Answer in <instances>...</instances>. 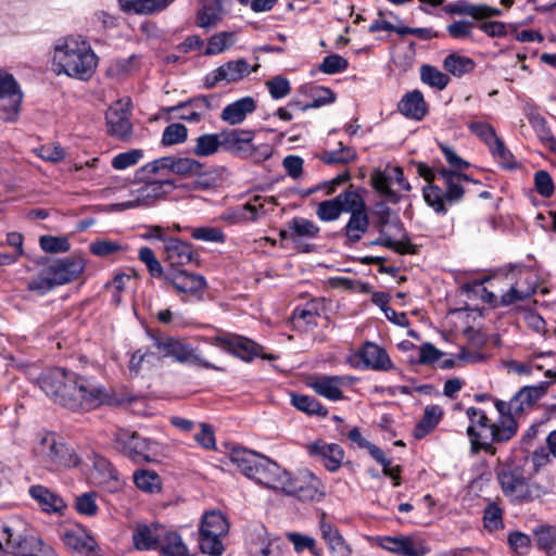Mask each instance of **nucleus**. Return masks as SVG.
<instances>
[{"label":"nucleus","instance_id":"obj_30","mask_svg":"<svg viewBox=\"0 0 556 556\" xmlns=\"http://www.w3.org/2000/svg\"><path fill=\"white\" fill-rule=\"evenodd\" d=\"M29 496L47 514H63L66 508L64 500L45 485L35 484L28 490Z\"/></svg>","mask_w":556,"mask_h":556},{"label":"nucleus","instance_id":"obj_47","mask_svg":"<svg viewBox=\"0 0 556 556\" xmlns=\"http://www.w3.org/2000/svg\"><path fill=\"white\" fill-rule=\"evenodd\" d=\"M132 479L136 486L147 493H156L162 488L161 477L150 469L136 470Z\"/></svg>","mask_w":556,"mask_h":556},{"label":"nucleus","instance_id":"obj_40","mask_svg":"<svg viewBox=\"0 0 556 556\" xmlns=\"http://www.w3.org/2000/svg\"><path fill=\"white\" fill-rule=\"evenodd\" d=\"M159 548L166 556H188V548L178 532L163 527Z\"/></svg>","mask_w":556,"mask_h":556},{"label":"nucleus","instance_id":"obj_39","mask_svg":"<svg viewBox=\"0 0 556 556\" xmlns=\"http://www.w3.org/2000/svg\"><path fill=\"white\" fill-rule=\"evenodd\" d=\"M551 381H541L535 386H525L522 387L515 395L514 399H517V405L520 404L521 413L527 407L535 404L540 399H542L546 393L548 388L551 387Z\"/></svg>","mask_w":556,"mask_h":556},{"label":"nucleus","instance_id":"obj_20","mask_svg":"<svg viewBox=\"0 0 556 556\" xmlns=\"http://www.w3.org/2000/svg\"><path fill=\"white\" fill-rule=\"evenodd\" d=\"M48 275L55 286H62L76 280L85 269V261L79 256L56 258L46 265Z\"/></svg>","mask_w":556,"mask_h":556},{"label":"nucleus","instance_id":"obj_32","mask_svg":"<svg viewBox=\"0 0 556 556\" xmlns=\"http://www.w3.org/2000/svg\"><path fill=\"white\" fill-rule=\"evenodd\" d=\"M397 109L405 117L414 121H421L428 112L424 94L417 89L404 94Z\"/></svg>","mask_w":556,"mask_h":556},{"label":"nucleus","instance_id":"obj_22","mask_svg":"<svg viewBox=\"0 0 556 556\" xmlns=\"http://www.w3.org/2000/svg\"><path fill=\"white\" fill-rule=\"evenodd\" d=\"M380 546L400 556H425L429 552L425 541L415 536H384Z\"/></svg>","mask_w":556,"mask_h":556},{"label":"nucleus","instance_id":"obj_41","mask_svg":"<svg viewBox=\"0 0 556 556\" xmlns=\"http://www.w3.org/2000/svg\"><path fill=\"white\" fill-rule=\"evenodd\" d=\"M256 535L258 541H254L251 538V542L249 544V552L251 556H269L270 554L281 551L280 542L268 538L264 528L257 529Z\"/></svg>","mask_w":556,"mask_h":556},{"label":"nucleus","instance_id":"obj_64","mask_svg":"<svg viewBox=\"0 0 556 556\" xmlns=\"http://www.w3.org/2000/svg\"><path fill=\"white\" fill-rule=\"evenodd\" d=\"M489 149L494 157H496L500 164L506 168L516 167L517 163L514 159L511 152L505 147L504 142L497 138L492 144L489 146Z\"/></svg>","mask_w":556,"mask_h":556},{"label":"nucleus","instance_id":"obj_11","mask_svg":"<svg viewBox=\"0 0 556 556\" xmlns=\"http://www.w3.org/2000/svg\"><path fill=\"white\" fill-rule=\"evenodd\" d=\"M346 202L345 213L350 214V218L341 232L345 237V244L351 245L363 238L369 228L370 222L366 202L358 191L355 192L352 200Z\"/></svg>","mask_w":556,"mask_h":556},{"label":"nucleus","instance_id":"obj_4","mask_svg":"<svg viewBox=\"0 0 556 556\" xmlns=\"http://www.w3.org/2000/svg\"><path fill=\"white\" fill-rule=\"evenodd\" d=\"M34 454L38 463L52 472L76 467L79 463L74 450L59 441L51 432L38 434Z\"/></svg>","mask_w":556,"mask_h":556},{"label":"nucleus","instance_id":"obj_31","mask_svg":"<svg viewBox=\"0 0 556 556\" xmlns=\"http://www.w3.org/2000/svg\"><path fill=\"white\" fill-rule=\"evenodd\" d=\"M256 110L254 98L247 96L227 104L220 113V119L230 126L243 123L248 115Z\"/></svg>","mask_w":556,"mask_h":556},{"label":"nucleus","instance_id":"obj_9","mask_svg":"<svg viewBox=\"0 0 556 556\" xmlns=\"http://www.w3.org/2000/svg\"><path fill=\"white\" fill-rule=\"evenodd\" d=\"M143 180L146 182L142 186L130 190L128 200L115 205L119 211L151 206L175 189L174 182L167 178L150 177Z\"/></svg>","mask_w":556,"mask_h":556},{"label":"nucleus","instance_id":"obj_58","mask_svg":"<svg viewBox=\"0 0 556 556\" xmlns=\"http://www.w3.org/2000/svg\"><path fill=\"white\" fill-rule=\"evenodd\" d=\"M190 236L199 241L224 243L226 235L218 227H195L190 229Z\"/></svg>","mask_w":556,"mask_h":556},{"label":"nucleus","instance_id":"obj_43","mask_svg":"<svg viewBox=\"0 0 556 556\" xmlns=\"http://www.w3.org/2000/svg\"><path fill=\"white\" fill-rule=\"evenodd\" d=\"M223 150L222 131L217 134H203L195 139L193 153L197 156L205 157Z\"/></svg>","mask_w":556,"mask_h":556},{"label":"nucleus","instance_id":"obj_52","mask_svg":"<svg viewBox=\"0 0 556 556\" xmlns=\"http://www.w3.org/2000/svg\"><path fill=\"white\" fill-rule=\"evenodd\" d=\"M236 41V34L232 31H220L212 37L207 41L205 49L206 55H216L225 50L229 49Z\"/></svg>","mask_w":556,"mask_h":556},{"label":"nucleus","instance_id":"obj_3","mask_svg":"<svg viewBox=\"0 0 556 556\" xmlns=\"http://www.w3.org/2000/svg\"><path fill=\"white\" fill-rule=\"evenodd\" d=\"M439 178L442 180L445 191L437 185H428L422 188L425 202L439 215L447 213L446 204L459 202L464 194V181L477 182L466 174L445 167H438Z\"/></svg>","mask_w":556,"mask_h":556},{"label":"nucleus","instance_id":"obj_21","mask_svg":"<svg viewBox=\"0 0 556 556\" xmlns=\"http://www.w3.org/2000/svg\"><path fill=\"white\" fill-rule=\"evenodd\" d=\"M22 92L18 89L17 83L10 74L0 72V100L8 102L1 104L4 114L1 116L5 121H14L20 111L22 102Z\"/></svg>","mask_w":556,"mask_h":556},{"label":"nucleus","instance_id":"obj_38","mask_svg":"<svg viewBox=\"0 0 556 556\" xmlns=\"http://www.w3.org/2000/svg\"><path fill=\"white\" fill-rule=\"evenodd\" d=\"M211 99L207 96L195 97L187 102H184L175 108L179 111V118L198 123L203 118L204 112L210 110Z\"/></svg>","mask_w":556,"mask_h":556},{"label":"nucleus","instance_id":"obj_18","mask_svg":"<svg viewBox=\"0 0 556 556\" xmlns=\"http://www.w3.org/2000/svg\"><path fill=\"white\" fill-rule=\"evenodd\" d=\"M64 546L81 556H99V546L94 538L84 528L74 526L61 533Z\"/></svg>","mask_w":556,"mask_h":556},{"label":"nucleus","instance_id":"obj_35","mask_svg":"<svg viewBox=\"0 0 556 556\" xmlns=\"http://www.w3.org/2000/svg\"><path fill=\"white\" fill-rule=\"evenodd\" d=\"M163 526L159 523L140 525L132 534V541L137 549H157L161 541Z\"/></svg>","mask_w":556,"mask_h":556},{"label":"nucleus","instance_id":"obj_54","mask_svg":"<svg viewBox=\"0 0 556 556\" xmlns=\"http://www.w3.org/2000/svg\"><path fill=\"white\" fill-rule=\"evenodd\" d=\"M372 188L391 202H397L399 195L392 189L391 178L384 170H375L370 177Z\"/></svg>","mask_w":556,"mask_h":556},{"label":"nucleus","instance_id":"obj_63","mask_svg":"<svg viewBox=\"0 0 556 556\" xmlns=\"http://www.w3.org/2000/svg\"><path fill=\"white\" fill-rule=\"evenodd\" d=\"M142 157V150L131 149L129 151L116 154L112 160V166L117 170H123L136 165Z\"/></svg>","mask_w":556,"mask_h":556},{"label":"nucleus","instance_id":"obj_29","mask_svg":"<svg viewBox=\"0 0 556 556\" xmlns=\"http://www.w3.org/2000/svg\"><path fill=\"white\" fill-rule=\"evenodd\" d=\"M319 529L331 556H351L352 548L344 540L338 528L326 520L325 514L319 520Z\"/></svg>","mask_w":556,"mask_h":556},{"label":"nucleus","instance_id":"obj_51","mask_svg":"<svg viewBox=\"0 0 556 556\" xmlns=\"http://www.w3.org/2000/svg\"><path fill=\"white\" fill-rule=\"evenodd\" d=\"M286 538L293 544V548L296 553L309 551V553L314 556L323 555V549L317 546V542L313 536L298 532H287Z\"/></svg>","mask_w":556,"mask_h":556},{"label":"nucleus","instance_id":"obj_53","mask_svg":"<svg viewBox=\"0 0 556 556\" xmlns=\"http://www.w3.org/2000/svg\"><path fill=\"white\" fill-rule=\"evenodd\" d=\"M420 79L424 84H427L430 87L437 88L439 90H443L450 81L447 74L428 64L421 65Z\"/></svg>","mask_w":556,"mask_h":556},{"label":"nucleus","instance_id":"obj_19","mask_svg":"<svg viewBox=\"0 0 556 556\" xmlns=\"http://www.w3.org/2000/svg\"><path fill=\"white\" fill-rule=\"evenodd\" d=\"M289 475L290 473L282 469L276 462L263 456L251 480L264 488L283 491Z\"/></svg>","mask_w":556,"mask_h":556},{"label":"nucleus","instance_id":"obj_50","mask_svg":"<svg viewBox=\"0 0 556 556\" xmlns=\"http://www.w3.org/2000/svg\"><path fill=\"white\" fill-rule=\"evenodd\" d=\"M291 403L296 409L308 415H317L324 417L328 414L327 408H325L318 400L308 395L292 394Z\"/></svg>","mask_w":556,"mask_h":556},{"label":"nucleus","instance_id":"obj_16","mask_svg":"<svg viewBox=\"0 0 556 556\" xmlns=\"http://www.w3.org/2000/svg\"><path fill=\"white\" fill-rule=\"evenodd\" d=\"M212 343L245 362H250L257 356L261 349L254 341L229 332H223L213 337Z\"/></svg>","mask_w":556,"mask_h":556},{"label":"nucleus","instance_id":"obj_44","mask_svg":"<svg viewBox=\"0 0 556 556\" xmlns=\"http://www.w3.org/2000/svg\"><path fill=\"white\" fill-rule=\"evenodd\" d=\"M443 410L438 405H429L425 408L424 417L416 425L414 429V437L416 439H422L430 431H432L439 424L442 417Z\"/></svg>","mask_w":556,"mask_h":556},{"label":"nucleus","instance_id":"obj_23","mask_svg":"<svg viewBox=\"0 0 556 556\" xmlns=\"http://www.w3.org/2000/svg\"><path fill=\"white\" fill-rule=\"evenodd\" d=\"M164 279L172 283L177 292L197 298L201 296L207 286L202 275L180 269L165 275Z\"/></svg>","mask_w":556,"mask_h":556},{"label":"nucleus","instance_id":"obj_13","mask_svg":"<svg viewBox=\"0 0 556 556\" xmlns=\"http://www.w3.org/2000/svg\"><path fill=\"white\" fill-rule=\"evenodd\" d=\"M497 481L503 493L514 501L527 502L534 497L533 486L529 484L520 468L503 467L497 471Z\"/></svg>","mask_w":556,"mask_h":556},{"label":"nucleus","instance_id":"obj_56","mask_svg":"<svg viewBox=\"0 0 556 556\" xmlns=\"http://www.w3.org/2000/svg\"><path fill=\"white\" fill-rule=\"evenodd\" d=\"M475 63L470 58L450 54L444 60V68L455 76H462L471 72Z\"/></svg>","mask_w":556,"mask_h":556},{"label":"nucleus","instance_id":"obj_45","mask_svg":"<svg viewBox=\"0 0 556 556\" xmlns=\"http://www.w3.org/2000/svg\"><path fill=\"white\" fill-rule=\"evenodd\" d=\"M174 165L173 156H164L154 160L136 172L137 179H150V177L172 173Z\"/></svg>","mask_w":556,"mask_h":556},{"label":"nucleus","instance_id":"obj_10","mask_svg":"<svg viewBox=\"0 0 556 556\" xmlns=\"http://www.w3.org/2000/svg\"><path fill=\"white\" fill-rule=\"evenodd\" d=\"M494 406L500 417L490 425V432L493 441L504 444L510 441L518 432V422L515 417L521 414V406L520 404L517 405V399H514V396L509 402L495 400Z\"/></svg>","mask_w":556,"mask_h":556},{"label":"nucleus","instance_id":"obj_12","mask_svg":"<svg viewBox=\"0 0 556 556\" xmlns=\"http://www.w3.org/2000/svg\"><path fill=\"white\" fill-rule=\"evenodd\" d=\"M466 415L470 421V425L466 429V434L470 441V452L477 454L481 451L494 456L497 453L495 441H493L492 434L490 438L482 435L478 430L479 428H485L490 430V420L484 410L477 407H469L466 410Z\"/></svg>","mask_w":556,"mask_h":556},{"label":"nucleus","instance_id":"obj_46","mask_svg":"<svg viewBox=\"0 0 556 556\" xmlns=\"http://www.w3.org/2000/svg\"><path fill=\"white\" fill-rule=\"evenodd\" d=\"M223 16L220 0L206 3L197 14V25L202 28H210L216 25Z\"/></svg>","mask_w":556,"mask_h":556},{"label":"nucleus","instance_id":"obj_17","mask_svg":"<svg viewBox=\"0 0 556 556\" xmlns=\"http://www.w3.org/2000/svg\"><path fill=\"white\" fill-rule=\"evenodd\" d=\"M130 115L127 104L122 101L110 106L105 114L108 134L115 139L129 141L132 136Z\"/></svg>","mask_w":556,"mask_h":556},{"label":"nucleus","instance_id":"obj_48","mask_svg":"<svg viewBox=\"0 0 556 556\" xmlns=\"http://www.w3.org/2000/svg\"><path fill=\"white\" fill-rule=\"evenodd\" d=\"M291 240L295 241L298 238H316L319 233V227L309 219L303 217H294L289 222Z\"/></svg>","mask_w":556,"mask_h":556},{"label":"nucleus","instance_id":"obj_59","mask_svg":"<svg viewBox=\"0 0 556 556\" xmlns=\"http://www.w3.org/2000/svg\"><path fill=\"white\" fill-rule=\"evenodd\" d=\"M374 245H382L400 254L413 253L412 244L407 238L405 240H394L388 236L383 229L380 230V237L371 242Z\"/></svg>","mask_w":556,"mask_h":556},{"label":"nucleus","instance_id":"obj_6","mask_svg":"<svg viewBox=\"0 0 556 556\" xmlns=\"http://www.w3.org/2000/svg\"><path fill=\"white\" fill-rule=\"evenodd\" d=\"M151 350L156 354L155 361L172 358L177 363H193L204 368H215L210 362L199 356L193 348L184 340L164 333L148 332Z\"/></svg>","mask_w":556,"mask_h":556},{"label":"nucleus","instance_id":"obj_8","mask_svg":"<svg viewBox=\"0 0 556 556\" xmlns=\"http://www.w3.org/2000/svg\"><path fill=\"white\" fill-rule=\"evenodd\" d=\"M1 531L8 551L15 556H40L48 547L39 536L27 534L18 520L3 525Z\"/></svg>","mask_w":556,"mask_h":556},{"label":"nucleus","instance_id":"obj_33","mask_svg":"<svg viewBox=\"0 0 556 556\" xmlns=\"http://www.w3.org/2000/svg\"><path fill=\"white\" fill-rule=\"evenodd\" d=\"M366 368L374 370H388L392 367V362L386 350L372 342H366L358 352Z\"/></svg>","mask_w":556,"mask_h":556},{"label":"nucleus","instance_id":"obj_57","mask_svg":"<svg viewBox=\"0 0 556 556\" xmlns=\"http://www.w3.org/2000/svg\"><path fill=\"white\" fill-rule=\"evenodd\" d=\"M188 136V129L185 125L173 123L165 127L162 135V144L165 147L182 143Z\"/></svg>","mask_w":556,"mask_h":556},{"label":"nucleus","instance_id":"obj_7","mask_svg":"<svg viewBox=\"0 0 556 556\" xmlns=\"http://www.w3.org/2000/svg\"><path fill=\"white\" fill-rule=\"evenodd\" d=\"M228 530L227 519L220 511L205 513L199 529V546L202 553L220 556L224 552L223 539L228 534Z\"/></svg>","mask_w":556,"mask_h":556},{"label":"nucleus","instance_id":"obj_34","mask_svg":"<svg viewBox=\"0 0 556 556\" xmlns=\"http://www.w3.org/2000/svg\"><path fill=\"white\" fill-rule=\"evenodd\" d=\"M446 14L451 15H469L473 18L481 20L491 16H500L502 10L492 8L486 4H466L462 2H452L443 5L442 9Z\"/></svg>","mask_w":556,"mask_h":556},{"label":"nucleus","instance_id":"obj_27","mask_svg":"<svg viewBox=\"0 0 556 556\" xmlns=\"http://www.w3.org/2000/svg\"><path fill=\"white\" fill-rule=\"evenodd\" d=\"M308 454L317 457L331 472L337 471L344 458V451L339 444L316 441L307 445Z\"/></svg>","mask_w":556,"mask_h":556},{"label":"nucleus","instance_id":"obj_25","mask_svg":"<svg viewBox=\"0 0 556 556\" xmlns=\"http://www.w3.org/2000/svg\"><path fill=\"white\" fill-rule=\"evenodd\" d=\"M163 251L165 261L172 267L184 266L193 263L199 257L190 243L185 242L176 237H170L169 239L165 240Z\"/></svg>","mask_w":556,"mask_h":556},{"label":"nucleus","instance_id":"obj_14","mask_svg":"<svg viewBox=\"0 0 556 556\" xmlns=\"http://www.w3.org/2000/svg\"><path fill=\"white\" fill-rule=\"evenodd\" d=\"M258 65L250 67L243 59L228 61L214 71L210 72L204 78V86L207 89L214 88L220 83L232 84L242 80L253 72H256Z\"/></svg>","mask_w":556,"mask_h":556},{"label":"nucleus","instance_id":"obj_28","mask_svg":"<svg viewBox=\"0 0 556 556\" xmlns=\"http://www.w3.org/2000/svg\"><path fill=\"white\" fill-rule=\"evenodd\" d=\"M357 190L350 186L346 190L339 193L336 198L331 200L321 201L317 205L316 215L321 222H334L340 215L344 212L346 207V201L353 199L355 192Z\"/></svg>","mask_w":556,"mask_h":556},{"label":"nucleus","instance_id":"obj_15","mask_svg":"<svg viewBox=\"0 0 556 556\" xmlns=\"http://www.w3.org/2000/svg\"><path fill=\"white\" fill-rule=\"evenodd\" d=\"M282 492L307 502H319L325 496L321 481L311 472H304L294 479L289 476Z\"/></svg>","mask_w":556,"mask_h":556},{"label":"nucleus","instance_id":"obj_26","mask_svg":"<svg viewBox=\"0 0 556 556\" xmlns=\"http://www.w3.org/2000/svg\"><path fill=\"white\" fill-rule=\"evenodd\" d=\"M254 135V130L251 129H223V150L244 159L250 151Z\"/></svg>","mask_w":556,"mask_h":556},{"label":"nucleus","instance_id":"obj_55","mask_svg":"<svg viewBox=\"0 0 556 556\" xmlns=\"http://www.w3.org/2000/svg\"><path fill=\"white\" fill-rule=\"evenodd\" d=\"M338 150L325 151L319 159L325 164H348L356 159V152L353 148L343 146L340 142Z\"/></svg>","mask_w":556,"mask_h":556},{"label":"nucleus","instance_id":"obj_37","mask_svg":"<svg viewBox=\"0 0 556 556\" xmlns=\"http://www.w3.org/2000/svg\"><path fill=\"white\" fill-rule=\"evenodd\" d=\"M263 456L244 447H235L229 454V459L247 478L252 479Z\"/></svg>","mask_w":556,"mask_h":556},{"label":"nucleus","instance_id":"obj_61","mask_svg":"<svg viewBox=\"0 0 556 556\" xmlns=\"http://www.w3.org/2000/svg\"><path fill=\"white\" fill-rule=\"evenodd\" d=\"M507 543L511 551L519 555L525 556L530 553L531 539L528 534L520 531H513L507 536Z\"/></svg>","mask_w":556,"mask_h":556},{"label":"nucleus","instance_id":"obj_62","mask_svg":"<svg viewBox=\"0 0 556 556\" xmlns=\"http://www.w3.org/2000/svg\"><path fill=\"white\" fill-rule=\"evenodd\" d=\"M55 286L53 279L48 275V269L43 266L38 275L28 282V290L37 292L40 295L46 294L52 290Z\"/></svg>","mask_w":556,"mask_h":556},{"label":"nucleus","instance_id":"obj_42","mask_svg":"<svg viewBox=\"0 0 556 556\" xmlns=\"http://www.w3.org/2000/svg\"><path fill=\"white\" fill-rule=\"evenodd\" d=\"M535 545L547 556H556V528L549 525H540L533 529Z\"/></svg>","mask_w":556,"mask_h":556},{"label":"nucleus","instance_id":"obj_2","mask_svg":"<svg viewBox=\"0 0 556 556\" xmlns=\"http://www.w3.org/2000/svg\"><path fill=\"white\" fill-rule=\"evenodd\" d=\"M53 71L79 80H88L96 72L98 58L81 36H66L53 48Z\"/></svg>","mask_w":556,"mask_h":556},{"label":"nucleus","instance_id":"obj_49","mask_svg":"<svg viewBox=\"0 0 556 556\" xmlns=\"http://www.w3.org/2000/svg\"><path fill=\"white\" fill-rule=\"evenodd\" d=\"M126 250V244L111 239H97L89 244L90 253L98 257H110Z\"/></svg>","mask_w":556,"mask_h":556},{"label":"nucleus","instance_id":"obj_36","mask_svg":"<svg viewBox=\"0 0 556 556\" xmlns=\"http://www.w3.org/2000/svg\"><path fill=\"white\" fill-rule=\"evenodd\" d=\"M323 311V303L319 300H312L303 306H296L292 313V320L295 327L308 330L317 326V318Z\"/></svg>","mask_w":556,"mask_h":556},{"label":"nucleus","instance_id":"obj_60","mask_svg":"<svg viewBox=\"0 0 556 556\" xmlns=\"http://www.w3.org/2000/svg\"><path fill=\"white\" fill-rule=\"evenodd\" d=\"M75 508L78 514L93 517L98 513L97 493L86 492L78 495L75 500Z\"/></svg>","mask_w":556,"mask_h":556},{"label":"nucleus","instance_id":"obj_1","mask_svg":"<svg viewBox=\"0 0 556 556\" xmlns=\"http://www.w3.org/2000/svg\"><path fill=\"white\" fill-rule=\"evenodd\" d=\"M38 386L54 403L72 410L97 407L105 395L93 380L63 368L45 370Z\"/></svg>","mask_w":556,"mask_h":556},{"label":"nucleus","instance_id":"obj_24","mask_svg":"<svg viewBox=\"0 0 556 556\" xmlns=\"http://www.w3.org/2000/svg\"><path fill=\"white\" fill-rule=\"evenodd\" d=\"M349 376H328L323 375L312 379L309 387L318 395L330 401H340L343 399L342 388L352 382Z\"/></svg>","mask_w":556,"mask_h":556},{"label":"nucleus","instance_id":"obj_5","mask_svg":"<svg viewBox=\"0 0 556 556\" xmlns=\"http://www.w3.org/2000/svg\"><path fill=\"white\" fill-rule=\"evenodd\" d=\"M113 445L136 464L152 463L164 454V445L155 440L143 438L135 431L118 429Z\"/></svg>","mask_w":556,"mask_h":556}]
</instances>
